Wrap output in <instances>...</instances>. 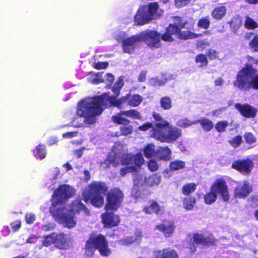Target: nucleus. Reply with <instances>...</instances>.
Masks as SVG:
<instances>
[{"mask_svg": "<svg viewBox=\"0 0 258 258\" xmlns=\"http://www.w3.org/2000/svg\"><path fill=\"white\" fill-rule=\"evenodd\" d=\"M142 100L143 97L138 94H128L116 100L108 93H105L100 96L88 97L80 101L78 105L77 113L80 117L84 118V121L86 123L94 124L96 121V117L101 114L106 106L112 104L120 108L125 102L131 106H137Z\"/></svg>", "mask_w": 258, "mask_h": 258, "instance_id": "f257e3e1", "label": "nucleus"}, {"mask_svg": "<svg viewBox=\"0 0 258 258\" xmlns=\"http://www.w3.org/2000/svg\"><path fill=\"white\" fill-rule=\"evenodd\" d=\"M75 193V188L69 185L59 186L52 195V206L50 208V212L55 221L68 228L75 227L76 221L72 212L62 203L72 198Z\"/></svg>", "mask_w": 258, "mask_h": 258, "instance_id": "f03ea898", "label": "nucleus"}, {"mask_svg": "<svg viewBox=\"0 0 258 258\" xmlns=\"http://www.w3.org/2000/svg\"><path fill=\"white\" fill-rule=\"evenodd\" d=\"M180 129L169 125L167 121L157 122L156 126L152 128L151 136L161 142L171 143L181 137Z\"/></svg>", "mask_w": 258, "mask_h": 258, "instance_id": "7ed1b4c3", "label": "nucleus"}, {"mask_svg": "<svg viewBox=\"0 0 258 258\" xmlns=\"http://www.w3.org/2000/svg\"><path fill=\"white\" fill-rule=\"evenodd\" d=\"M107 189L105 183L94 181L84 189L82 196L86 202L90 201L94 206L100 207L104 203V198L102 194H104Z\"/></svg>", "mask_w": 258, "mask_h": 258, "instance_id": "20e7f679", "label": "nucleus"}, {"mask_svg": "<svg viewBox=\"0 0 258 258\" xmlns=\"http://www.w3.org/2000/svg\"><path fill=\"white\" fill-rule=\"evenodd\" d=\"M250 65H247L238 72L234 85L241 90H248L250 88L258 89V74Z\"/></svg>", "mask_w": 258, "mask_h": 258, "instance_id": "39448f33", "label": "nucleus"}, {"mask_svg": "<svg viewBox=\"0 0 258 258\" xmlns=\"http://www.w3.org/2000/svg\"><path fill=\"white\" fill-rule=\"evenodd\" d=\"M161 182V176L154 174L147 178L145 173L139 172L134 174V186L131 195L138 199L145 198L144 194H142L141 188L144 185L152 186L158 185Z\"/></svg>", "mask_w": 258, "mask_h": 258, "instance_id": "423d86ee", "label": "nucleus"}, {"mask_svg": "<svg viewBox=\"0 0 258 258\" xmlns=\"http://www.w3.org/2000/svg\"><path fill=\"white\" fill-rule=\"evenodd\" d=\"M185 24V22H182L180 18H175L174 25L170 24L167 28L166 32L162 34L163 40L167 42L172 41L173 40L172 35H176L178 38L181 39H193L198 37V34L188 31H180V28H184Z\"/></svg>", "mask_w": 258, "mask_h": 258, "instance_id": "0eeeda50", "label": "nucleus"}, {"mask_svg": "<svg viewBox=\"0 0 258 258\" xmlns=\"http://www.w3.org/2000/svg\"><path fill=\"white\" fill-rule=\"evenodd\" d=\"M160 15L157 3H151L139 8L135 16V21L138 25H143Z\"/></svg>", "mask_w": 258, "mask_h": 258, "instance_id": "6e6552de", "label": "nucleus"}, {"mask_svg": "<svg viewBox=\"0 0 258 258\" xmlns=\"http://www.w3.org/2000/svg\"><path fill=\"white\" fill-rule=\"evenodd\" d=\"M86 252L88 255H92L95 249L99 250L103 256H108L111 251L108 247V243L105 237L102 235H92L86 244Z\"/></svg>", "mask_w": 258, "mask_h": 258, "instance_id": "1a4fd4ad", "label": "nucleus"}, {"mask_svg": "<svg viewBox=\"0 0 258 258\" xmlns=\"http://www.w3.org/2000/svg\"><path fill=\"white\" fill-rule=\"evenodd\" d=\"M120 161L122 165H127V166L120 169V174L123 176L127 173L135 171L136 167L135 165L140 167L143 165L144 162V159L142 154L139 153L135 155L132 154L123 155Z\"/></svg>", "mask_w": 258, "mask_h": 258, "instance_id": "9d476101", "label": "nucleus"}, {"mask_svg": "<svg viewBox=\"0 0 258 258\" xmlns=\"http://www.w3.org/2000/svg\"><path fill=\"white\" fill-rule=\"evenodd\" d=\"M123 198V194L119 188H115L110 190L107 197L106 210H116L122 202Z\"/></svg>", "mask_w": 258, "mask_h": 258, "instance_id": "9b49d317", "label": "nucleus"}, {"mask_svg": "<svg viewBox=\"0 0 258 258\" xmlns=\"http://www.w3.org/2000/svg\"><path fill=\"white\" fill-rule=\"evenodd\" d=\"M140 34L141 41H144L148 46L158 48L161 45V39L162 35L156 31L147 30L141 32Z\"/></svg>", "mask_w": 258, "mask_h": 258, "instance_id": "f8f14e48", "label": "nucleus"}, {"mask_svg": "<svg viewBox=\"0 0 258 258\" xmlns=\"http://www.w3.org/2000/svg\"><path fill=\"white\" fill-rule=\"evenodd\" d=\"M215 239L213 236L211 234H204L196 233L193 236L191 242L189 246V248L192 252L196 251V244L209 245L214 243Z\"/></svg>", "mask_w": 258, "mask_h": 258, "instance_id": "ddd939ff", "label": "nucleus"}, {"mask_svg": "<svg viewBox=\"0 0 258 258\" xmlns=\"http://www.w3.org/2000/svg\"><path fill=\"white\" fill-rule=\"evenodd\" d=\"M211 189L217 196L219 195L223 201L226 202L229 200L230 196L227 185L223 179H217L216 180L211 187Z\"/></svg>", "mask_w": 258, "mask_h": 258, "instance_id": "4468645a", "label": "nucleus"}, {"mask_svg": "<svg viewBox=\"0 0 258 258\" xmlns=\"http://www.w3.org/2000/svg\"><path fill=\"white\" fill-rule=\"evenodd\" d=\"M141 42L140 34L135 35L123 40L122 43V49L124 52L131 53L138 46Z\"/></svg>", "mask_w": 258, "mask_h": 258, "instance_id": "2eb2a0df", "label": "nucleus"}, {"mask_svg": "<svg viewBox=\"0 0 258 258\" xmlns=\"http://www.w3.org/2000/svg\"><path fill=\"white\" fill-rule=\"evenodd\" d=\"M232 167L243 174H248L253 168V163L250 159H243L234 162Z\"/></svg>", "mask_w": 258, "mask_h": 258, "instance_id": "dca6fc26", "label": "nucleus"}, {"mask_svg": "<svg viewBox=\"0 0 258 258\" xmlns=\"http://www.w3.org/2000/svg\"><path fill=\"white\" fill-rule=\"evenodd\" d=\"M251 191V187L246 181H243L237 183L235 188L234 196L236 198H244L248 196Z\"/></svg>", "mask_w": 258, "mask_h": 258, "instance_id": "f3484780", "label": "nucleus"}, {"mask_svg": "<svg viewBox=\"0 0 258 258\" xmlns=\"http://www.w3.org/2000/svg\"><path fill=\"white\" fill-rule=\"evenodd\" d=\"M101 217L106 227L116 226L120 222L119 216L111 212H106L102 214Z\"/></svg>", "mask_w": 258, "mask_h": 258, "instance_id": "a211bd4d", "label": "nucleus"}, {"mask_svg": "<svg viewBox=\"0 0 258 258\" xmlns=\"http://www.w3.org/2000/svg\"><path fill=\"white\" fill-rule=\"evenodd\" d=\"M70 237L62 232L55 234V246L61 249H66L70 247Z\"/></svg>", "mask_w": 258, "mask_h": 258, "instance_id": "6ab92c4d", "label": "nucleus"}, {"mask_svg": "<svg viewBox=\"0 0 258 258\" xmlns=\"http://www.w3.org/2000/svg\"><path fill=\"white\" fill-rule=\"evenodd\" d=\"M59 174L58 168H55L52 169L45 179V186L51 190L54 189L55 187V184L57 182V177Z\"/></svg>", "mask_w": 258, "mask_h": 258, "instance_id": "aec40b11", "label": "nucleus"}, {"mask_svg": "<svg viewBox=\"0 0 258 258\" xmlns=\"http://www.w3.org/2000/svg\"><path fill=\"white\" fill-rule=\"evenodd\" d=\"M235 107L245 117L249 118L253 117L256 115V109L248 104L241 105L239 103H236L235 105Z\"/></svg>", "mask_w": 258, "mask_h": 258, "instance_id": "412c9836", "label": "nucleus"}, {"mask_svg": "<svg viewBox=\"0 0 258 258\" xmlns=\"http://www.w3.org/2000/svg\"><path fill=\"white\" fill-rule=\"evenodd\" d=\"M70 211L72 212L74 216V219L76 221L75 219V212L78 213L80 212H83L85 214H88L89 211L85 207V206L82 203L80 200H76L74 201L69 208L66 207Z\"/></svg>", "mask_w": 258, "mask_h": 258, "instance_id": "4be33fe9", "label": "nucleus"}, {"mask_svg": "<svg viewBox=\"0 0 258 258\" xmlns=\"http://www.w3.org/2000/svg\"><path fill=\"white\" fill-rule=\"evenodd\" d=\"M156 229L162 232L166 237H169L174 231L175 226L172 221H165L157 225Z\"/></svg>", "mask_w": 258, "mask_h": 258, "instance_id": "5701e85b", "label": "nucleus"}, {"mask_svg": "<svg viewBox=\"0 0 258 258\" xmlns=\"http://www.w3.org/2000/svg\"><path fill=\"white\" fill-rule=\"evenodd\" d=\"M125 145H123L121 142H117L112 147V152L110 154L114 156V157H115L117 160L118 159L119 161L123 155L126 154L124 153L125 151Z\"/></svg>", "mask_w": 258, "mask_h": 258, "instance_id": "b1692460", "label": "nucleus"}, {"mask_svg": "<svg viewBox=\"0 0 258 258\" xmlns=\"http://www.w3.org/2000/svg\"><path fill=\"white\" fill-rule=\"evenodd\" d=\"M171 151L168 147H159L156 150V157L160 160L167 161L171 159Z\"/></svg>", "mask_w": 258, "mask_h": 258, "instance_id": "393cba45", "label": "nucleus"}, {"mask_svg": "<svg viewBox=\"0 0 258 258\" xmlns=\"http://www.w3.org/2000/svg\"><path fill=\"white\" fill-rule=\"evenodd\" d=\"M175 76L170 74L166 75L162 78H153L150 80L149 83L151 85L156 86H162L164 85L168 80L174 79Z\"/></svg>", "mask_w": 258, "mask_h": 258, "instance_id": "a878e982", "label": "nucleus"}, {"mask_svg": "<svg viewBox=\"0 0 258 258\" xmlns=\"http://www.w3.org/2000/svg\"><path fill=\"white\" fill-rule=\"evenodd\" d=\"M46 151L45 146L43 145H39L35 147L33 151V155L37 159L42 160L45 158Z\"/></svg>", "mask_w": 258, "mask_h": 258, "instance_id": "bb28decb", "label": "nucleus"}, {"mask_svg": "<svg viewBox=\"0 0 258 258\" xmlns=\"http://www.w3.org/2000/svg\"><path fill=\"white\" fill-rule=\"evenodd\" d=\"M143 211L148 214H151L153 213L159 214L161 211V208L156 202L152 201L149 207H144Z\"/></svg>", "mask_w": 258, "mask_h": 258, "instance_id": "cd10ccee", "label": "nucleus"}, {"mask_svg": "<svg viewBox=\"0 0 258 258\" xmlns=\"http://www.w3.org/2000/svg\"><path fill=\"white\" fill-rule=\"evenodd\" d=\"M118 160H117L114 156L110 154L107 159L101 163L100 168L102 169H106L109 167L110 165L116 166L118 165Z\"/></svg>", "mask_w": 258, "mask_h": 258, "instance_id": "c85d7f7f", "label": "nucleus"}, {"mask_svg": "<svg viewBox=\"0 0 258 258\" xmlns=\"http://www.w3.org/2000/svg\"><path fill=\"white\" fill-rule=\"evenodd\" d=\"M124 111H121L112 117V121L118 124H127L130 123V120L126 118Z\"/></svg>", "mask_w": 258, "mask_h": 258, "instance_id": "c756f323", "label": "nucleus"}, {"mask_svg": "<svg viewBox=\"0 0 258 258\" xmlns=\"http://www.w3.org/2000/svg\"><path fill=\"white\" fill-rule=\"evenodd\" d=\"M102 75L103 73H90L87 77V81L91 83L98 84L102 82Z\"/></svg>", "mask_w": 258, "mask_h": 258, "instance_id": "7c9ffc66", "label": "nucleus"}, {"mask_svg": "<svg viewBox=\"0 0 258 258\" xmlns=\"http://www.w3.org/2000/svg\"><path fill=\"white\" fill-rule=\"evenodd\" d=\"M196 203V200L195 197H188L183 199V206L186 210H191L195 207Z\"/></svg>", "mask_w": 258, "mask_h": 258, "instance_id": "2f4dec72", "label": "nucleus"}, {"mask_svg": "<svg viewBox=\"0 0 258 258\" xmlns=\"http://www.w3.org/2000/svg\"><path fill=\"white\" fill-rule=\"evenodd\" d=\"M196 121L197 123L198 122L200 123L204 130L207 132L211 131L214 127L213 122L206 118H202Z\"/></svg>", "mask_w": 258, "mask_h": 258, "instance_id": "473e14b6", "label": "nucleus"}, {"mask_svg": "<svg viewBox=\"0 0 258 258\" xmlns=\"http://www.w3.org/2000/svg\"><path fill=\"white\" fill-rule=\"evenodd\" d=\"M226 12V8L224 6H220L214 10L212 16L215 19L220 20L225 15Z\"/></svg>", "mask_w": 258, "mask_h": 258, "instance_id": "72a5a7b5", "label": "nucleus"}, {"mask_svg": "<svg viewBox=\"0 0 258 258\" xmlns=\"http://www.w3.org/2000/svg\"><path fill=\"white\" fill-rule=\"evenodd\" d=\"M185 166V163L184 162L179 160H175L170 162L169 166L171 170L176 171L183 169Z\"/></svg>", "mask_w": 258, "mask_h": 258, "instance_id": "f704fd0d", "label": "nucleus"}, {"mask_svg": "<svg viewBox=\"0 0 258 258\" xmlns=\"http://www.w3.org/2000/svg\"><path fill=\"white\" fill-rule=\"evenodd\" d=\"M144 153L146 158H150L154 155L156 156L155 146L153 144L147 145L144 149Z\"/></svg>", "mask_w": 258, "mask_h": 258, "instance_id": "c9c22d12", "label": "nucleus"}, {"mask_svg": "<svg viewBox=\"0 0 258 258\" xmlns=\"http://www.w3.org/2000/svg\"><path fill=\"white\" fill-rule=\"evenodd\" d=\"M55 234L56 232H53L50 234L45 236L42 241V245L48 246L53 243L55 244Z\"/></svg>", "mask_w": 258, "mask_h": 258, "instance_id": "e433bc0d", "label": "nucleus"}, {"mask_svg": "<svg viewBox=\"0 0 258 258\" xmlns=\"http://www.w3.org/2000/svg\"><path fill=\"white\" fill-rule=\"evenodd\" d=\"M161 107L165 110H169L172 107V101L169 97H163L160 99Z\"/></svg>", "mask_w": 258, "mask_h": 258, "instance_id": "4c0bfd02", "label": "nucleus"}, {"mask_svg": "<svg viewBox=\"0 0 258 258\" xmlns=\"http://www.w3.org/2000/svg\"><path fill=\"white\" fill-rule=\"evenodd\" d=\"M217 196L210 189V192L207 193L204 196V201L206 204L211 205L216 201Z\"/></svg>", "mask_w": 258, "mask_h": 258, "instance_id": "58836bf2", "label": "nucleus"}, {"mask_svg": "<svg viewBox=\"0 0 258 258\" xmlns=\"http://www.w3.org/2000/svg\"><path fill=\"white\" fill-rule=\"evenodd\" d=\"M136 236L137 238H134L133 237H126L123 240H120V242L122 244H131L133 242H137V243H139L141 240V232L138 231L136 233Z\"/></svg>", "mask_w": 258, "mask_h": 258, "instance_id": "ea45409f", "label": "nucleus"}, {"mask_svg": "<svg viewBox=\"0 0 258 258\" xmlns=\"http://www.w3.org/2000/svg\"><path fill=\"white\" fill-rule=\"evenodd\" d=\"M196 189V184L194 183H189L185 184L182 189V192L184 195H188L194 192Z\"/></svg>", "mask_w": 258, "mask_h": 258, "instance_id": "a19ab883", "label": "nucleus"}, {"mask_svg": "<svg viewBox=\"0 0 258 258\" xmlns=\"http://www.w3.org/2000/svg\"><path fill=\"white\" fill-rule=\"evenodd\" d=\"M123 85V79L121 78H119L118 80L115 82L114 85L112 90L113 92L116 96H118L120 92V89L122 87Z\"/></svg>", "mask_w": 258, "mask_h": 258, "instance_id": "79ce46f5", "label": "nucleus"}, {"mask_svg": "<svg viewBox=\"0 0 258 258\" xmlns=\"http://www.w3.org/2000/svg\"><path fill=\"white\" fill-rule=\"evenodd\" d=\"M196 123H197V121H192L190 120L185 118V119L179 120L177 122L176 124H177V125H178V126H179L180 127L185 128V127H188V126L191 125L192 124H196Z\"/></svg>", "mask_w": 258, "mask_h": 258, "instance_id": "37998d69", "label": "nucleus"}, {"mask_svg": "<svg viewBox=\"0 0 258 258\" xmlns=\"http://www.w3.org/2000/svg\"><path fill=\"white\" fill-rule=\"evenodd\" d=\"M195 61L197 63L200 64V67L206 66L208 63L207 57L203 54L198 55L196 57Z\"/></svg>", "mask_w": 258, "mask_h": 258, "instance_id": "c03bdc74", "label": "nucleus"}, {"mask_svg": "<svg viewBox=\"0 0 258 258\" xmlns=\"http://www.w3.org/2000/svg\"><path fill=\"white\" fill-rule=\"evenodd\" d=\"M123 113L125 114V116L127 117H131L135 119L141 118V116L140 113L134 109L124 111V112Z\"/></svg>", "mask_w": 258, "mask_h": 258, "instance_id": "a18cd8bd", "label": "nucleus"}, {"mask_svg": "<svg viewBox=\"0 0 258 258\" xmlns=\"http://www.w3.org/2000/svg\"><path fill=\"white\" fill-rule=\"evenodd\" d=\"M245 27L247 29H254L257 27V24L249 17H246L245 21Z\"/></svg>", "mask_w": 258, "mask_h": 258, "instance_id": "49530a36", "label": "nucleus"}, {"mask_svg": "<svg viewBox=\"0 0 258 258\" xmlns=\"http://www.w3.org/2000/svg\"><path fill=\"white\" fill-rule=\"evenodd\" d=\"M127 35L125 32L119 30H116L113 33V37L118 41H122L126 39Z\"/></svg>", "mask_w": 258, "mask_h": 258, "instance_id": "de8ad7c7", "label": "nucleus"}, {"mask_svg": "<svg viewBox=\"0 0 258 258\" xmlns=\"http://www.w3.org/2000/svg\"><path fill=\"white\" fill-rule=\"evenodd\" d=\"M228 125V123L227 121H221L218 122L216 126V130L219 132H224Z\"/></svg>", "mask_w": 258, "mask_h": 258, "instance_id": "09e8293b", "label": "nucleus"}, {"mask_svg": "<svg viewBox=\"0 0 258 258\" xmlns=\"http://www.w3.org/2000/svg\"><path fill=\"white\" fill-rule=\"evenodd\" d=\"M120 130L122 135H128L132 132L133 127L128 124H123L120 127Z\"/></svg>", "mask_w": 258, "mask_h": 258, "instance_id": "8fccbe9b", "label": "nucleus"}, {"mask_svg": "<svg viewBox=\"0 0 258 258\" xmlns=\"http://www.w3.org/2000/svg\"><path fill=\"white\" fill-rule=\"evenodd\" d=\"M249 46L254 51L258 52V35L254 36L249 43Z\"/></svg>", "mask_w": 258, "mask_h": 258, "instance_id": "3c124183", "label": "nucleus"}, {"mask_svg": "<svg viewBox=\"0 0 258 258\" xmlns=\"http://www.w3.org/2000/svg\"><path fill=\"white\" fill-rule=\"evenodd\" d=\"M242 141V138L240 136H236L229 141L230 144L234 147L239 146Z\"/></svg>", "mask_w": 258, "mask_h": 258, "instance_id": "603ef678", "label": "nucleus"}, {"mask_svg": "<svg viewBox=\"0 0 258 258\" xmlns=\"http://www.w3.org/2000/svg\"><path fill=\"white\" fill-rule=\"evenodd\" d=\"M244 139L246 143L251 144L256 142V138L250 133H247L244 135Z\"/></svg>", "mask_w": 258, "mask_h": 258, "instance_id": "864d4df0", "label": "nucleus"}, {"mask_svg": "<svg viewBox=\"0 0 258 258\" xmlns=\"http://www.w3.org/2000/svg\"><path fill=\"white\" fill-rule=\"evenodd\" d=\"M102 82H104L111 84L114 80V76L111 74L107 73L104 76L102 75Z\"/></svg>", "mask_w": 258, "mask_h": 258, "instance_id": "5fc2aeb1", "label": "nucleus"}, {"mask_svg": "<svg viewBox=\"0 0 258 258\" xmlns=\"http://www.w3.org/2000/svg\"><path fill=\"white\" fill-rule=\"evenodd\" d=\"M159 167L158 164L155 161L151 160L148 163V168L151 171H156Z\"/></svg>", "mask_w": 258, "mask_h": 258, "instance_id": "6e6d98bb", "label": "nucleus"}, {"mask_svg": "<svg viewBox=\"0 0 258 258\" xmlns=\"http://www.w3.org/2000/svg\"><path fill=\"white\" fill-rule=\"evenodd\" d=\"M25 220L28 224H32L35 220V215L32 213H27L25 215Z\"/></svg>", "mask_w": 258, "mask_h": 258, "instance_id": "4d7b16f0", "label": "nucleus"}, {"mask_svg": "<svg viewBox=\"0 0 258 258\" xmlns=\"http://www.w3.org/2000/svg\"><path fill=\"white\" fill-rule=\"evenodd\" d=\"M210 24L209 20L208 19L204 18L200 20L198 23V26L204 29H207L209 27Z\"/></svg>", "mask_w": 258, "mask_h": 258, "instance_id": "13d9d810", "label": "nucleus"}, {"mask_svg": "<svg viewBox=\"0 0 258 258\" xmlns=\"http://www.w3.org/2000/svg\"><path fill=\"white\" fill-rule=\"evenodd\" d=\"M55 224L52 222H47L42 225V229L45 231H50L55 227Z\"/></svg>", "mask_w": 258, "mask_h": 258, "instance_id": "bf43d9fd", "label": "nucleus"}, {"mask_svg": "<svg viewBox=\"0 0 258 258\" xmlns=\"http://www.w3.org/2000/svg\"><path fill=\"white\" fill-rule=\"evenodd\" d=\"M190 0H175V4L177 7L181 8L187 5Z\"/></svg>", "mask_w": 258, "mask_h": 258, "instance_id": "052dcab7", "label": "nucleus"}, {"mask_svg": "<svg viewBox=\"0 0 258 258\" xmlns=\"http://www.w3.org/2000/svg\"><path fill=\"white\" fill-rule=\"evenodd\" d=\"M207 55L211 59H215L218 57V52L213 49L209 50Z\"/></svg>", "mask_w": 258, "mask_h": 258, "instance_id": "680f3d73", "label": "nucleus"}, {"mask_svg": "<svg viewBox=\"0 0 258 258\" xmlns=\"http://www.w3.org/2000/svg\"><path fill=\"white\" fill-rule=\"evenodd\" d=\"M108 65L106 62H98L94 64V67L97 69H103L106 68Z\"/></svg>", "mask_w": 258, "mask_h": 258, "instance_id": "e2e57ef3", "label": "nucleus"}, {"mask_svg": "<svg viewBox=\"0 0 258 258\" xmlns=\"http://www.w3.org/2000/svg\"><path fill=\"white\" fill-rule=\"evenodd\" d=\"M152 127V124L150 122H147L142 125L139 126L138 128L140 131H146Z\"/></svg>", "mask_w": 258, "mask_h": 258, "instance_id": "0e129e2a", "label": "nucleus"}, {"mask_svg": "<svg viewBox=\"0 0 258 258\" xmlns=\"http://www.w3.org/2000/svg\"><path fill=\"white\" fill-rule=\"evenodd\" d=\"M78 133L77 132H68L62 135L63 138L71 139L77 136Z\"/></svg>", "mask_w": 258, "mask_h": 258, "instance_id": "69168bd1", "label": "nucleus"}, {"mask_svg": "<svg viewBox=\"0 0 258 258\" xmlns=\"http://www.w3.org/2000/svg\"><path fill=\"white\" fill-rule=\"evenodd\" d=\"M226 109L225 107H221L218 109L213 110L211 112L212 115L213 116H219Z\"/></svg>", "mask_w": 258, "mask_h": 258, "instance_id": "338daca9", "label": "nucleus"}, {"mask_svg": "<svg viewBox=\"0 0 258 258\" xmlns=\"http://www.w3.org/2000/svg\"><path fill=\"white\" fill-rule=\"evenodd\" d=\"M21 225V222L20 220H17L12 223V228L14 230L16 231L19 229Z\"/></svg>", "mask_w": 258, "mask_h": 258, "instance_id": "774afa93", "label": "nucleus"}]
</instances>
